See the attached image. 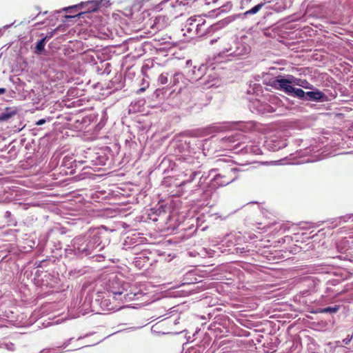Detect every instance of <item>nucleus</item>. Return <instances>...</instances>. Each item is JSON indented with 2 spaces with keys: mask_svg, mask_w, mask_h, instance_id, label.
<instances>
[{
  "mask_svg": "<svg viewBox=\"0 0 353 353\" xmlns=\"http://www.w3.org/2000/svg\"><path fill=\"white\" fill-rule=\"evenodd\" d=\"M101 243V238L97 234L92 236H78L73 239L72 246L78 253L88 256L93 252Z\"/></svg>",
  "mask_w": 353,
  "mask_h": 353,
  "instance_id": "1",
  "label": "nucleus"
},
{
  "mask_svg": "<svg viewBox=\"0 0 353 353\" xmlns=\"http://www.w3.org/2000/svg\"><path fill=\"white\" fill-rule=\"evenodd\" d=\"M205 26V20L201 16H194L189 18L185 25L183 30L193 35H202L205 29L203 26Z\"/></svg>",
  "mask_w": 353,
  "mask_h": 353,
  "instance_id": "2",
  "label": "nucleus"
},
{
  "mask_svg": "<svg viewBox=\"0 0 353 353\" xmlns=\"http://www.w3.org/2000/svg\"><path fill=\"white\" fill-rule=\"evenodd\" d=\"M239 170L235 168H228L223 173L217 174L214 178V182L219 186H225L238 177Z\"/></svg>",
  "mask_w": 353,
  "mask_h": 353,
  "instance_id": "3",
  "label": "nucleus"
},
{
  "mask_svg": "<svg viewBox=\"0 0 353 353\" xmlns=\"http://www.w3.org/2000/svg\"><path fill=\"white\" fill-rule=\"evenodd\" d=\"M187 86V79L181 72L175 73L171 78L168 87L172 89L170 94L174 92L180 94Z\"/></svg>",
  "mask_w": 353,
  "mask_h": 353,
  "instance_id": "4",
  "label": "nucleus"
},
{
  "mask_svg": "<svg viewBox=\"0 0 353 353\" xmlns=\"http://www.w3.org/2000/svg\"><path fill=\"white\" fill-rule=\"evenodd\" d=\"M270 85L275 89L282 90L288 94H290V90H292L289 75L287 76V78H284L283 76L280 75L275 79H271Z\"/></svg>",
  "mask_w": 353,
  "mask_h": 353,
  "instance_id": "5",
  "label": "nucleus"
},
{
  "mask_svg": "<svg viewBox=\"0 0 353 353\" xmlns=\"http://www.w3.org/2000/svg\"><path fill=\"white\" fill-rule=\"evenodd\" d=\"M136 295V293H134L133 294L132 293L123 294V292H112V299L114 300V302L118 301V304H113L112 305H106L108 306V309L109 310H120L123 307L120 304V302L123 303V300L128 301V299H132Z\"/></svg>",
  "mask_w": 353,
  "mask_h": 353,
  "instance_id": "6",
  "label": "nucleus"
},
{
  "mask_svg": "<svg viewBox=\"0 0 353 353\" xmlns=\"http://www.w3.org/2000/svg\"><path fill=\"white\" fill-rule=\"evenodd\" d=\"M239 46H241L243 48L242 50H239L240 46H236V50H232V48H228L225 46L224 41H222L221 42V51L223 53H230V55H233L235 57H239L241 55H243L244 54H246L248 51V49L245 48L243 44H238Z\"/></svg>",
  "mask_w": 353,
  "mask_h": 353,
  "instance_id": "7",
  "label": "nucleus"
},
{
  "mask_svg": "<svg viewBox=\"0 0 353 353\" xmlns=\"http://www.w3.org/2000/svg\"><path fill=\"white\" fill-rule=\"evenodd\" d=\"M243 134L236 133L234 135L224 137L221 139V141L224 143H235L234 147L236 148L240 145Z\"/></svg>",
  "mask_w": 353,
  "mask_h": 353,
  "instance_id": "8",
  "label": "nucleus"
},
{
  "mask_svg": "<svg viewBox=\"0 0 353 353\" xmlns=\"http://www.w3.org/2000/svg\"><path fill=\"white\" fill-rule=\"evenodd\" d=\"M325 94L321 91H311L305 92V99L312 101H321Z\"/></svg>",
  "mask_w": 353,
  "mask_h": 353,
  "instance_id": "9",
  "label": "nucleus"
},
{
  "mask_svg": "<svg viewBox=\"0 0 353 353\" xmlns=\"http://www.w3.org/2000/svg\"><path fill=\"white\" fill-rule=\"evenodd\" d=\"M270 1H264V2H262L261 3H259L256 6H254L252 8L245 11L244 14L246 16V15L256 14V13H257L261 9V8L264 5L266 4V3H270Z\"/></svg>",
  "mask_w": 353,
  "mask_h": 353,
  "instance_id": "10",
  "label": "nucleus"
},
{
  "mask_svg": "<svg viewBox=\"0 0 353 353\" xmlns=\"http://www.w3.org/2000/svg\"><path fill=\"white\" fill-rule=\"evenodd\" d=\"M289 78H290V80L292 84L301 86L303 88H307V86L305 85V84L307 83L306 81V80L298 79V78L294 77L293 75H289Z\"/></svg>",
  "mask_w": 353,
  "mask_h": 353,
  "instance_id": "11",
  "label": "nucleus"
},
{
  "mask_svg": "<svg viewBox=\"0 0 353 353\" xmlns=\"http://www.w3.org/2000/svg\"><path fill=\"white\" fill-rule=\"evenodd\" d=\"M293 94L294 97L299 99H303L305 97V92L301 88H296L292 86V90H290V94Z\"/></svg>",
  "mask_w": 353,
  "mask_h": 353,
  "instance_id": "12",
  "label": "nucleus"
},
{
  "mask_svg": "<svg viewBox=\"0 0 353 353\" xmlns=\"http://www.w3.org/2000/svg\"><path fill=\"white\" fill-rule=\"evenodd\" d=\"M17 112L15 110L6 112L0 114V121H6L9 120L11 117L15 115Z\"/></svg>",
  "mask_w": 353,
  "mask_h": 353,
  "instance_id": "13",
  "label": "nucleus"
},
{
  "mask_svg": "<svg viewBox=\"0 0 353 353\" xmlns=\"http://www.w3.org/2000/svg\"><path fill=\"white\" fill-rule=\"evenodd\" d=\"M339 310V306L335 305L334 307H327L320 309L319 312L320 313H336Z\"/></svg>",
  "mask_w": 353,
  "mask_h": 353,
  "instance_id": "14",
  "label": "nucleus"
},
{
  "mask_svg": "<svg viewBox=\"0 0 353 353\" xmlns=\"http://www.w3.org/2000/svg\"><path fill=\"white\" fill-rule=\"evenodd\" d=\"M46 39V37H44L37 43L36 50L38 53H41L44 50Z\"/></svg>",
  "mask_w": 353,
  "mask_h": 353,
  "instance_id": "15",
  "label": "nucleus"
},
{
  "mask_svg": "<svg viewBox=\"0 0 353 353\" xmlns=\"http://www.w3.org/2000/svg\"><path fill=\"white\" fill-rule=\"evenodd\" d=\"M168 74L161 73L158 77V83L161 85L166 84L168 82Z\"/></svg>",
  "mask_w": 353,
  "mask_h": 353,
  "instance_id": "16",
  "label": "nucleus"
},
{
  "mask_svg": "<svg viewBox=\"0 0 353 353\" xmlns=\"http://www.w3.org/2000/svg\"><path fill=\"white\" fill-rule=\"evenodd\" d=\"M276 223L275 221L274 222H268V223H264V225L263 226H261V225H263L262 223H259L258 224L259 225V226H258V228L259 229H264V228H270V226H272V225H274Z\"/></svg>",
  "mask_w": 353,
  "mask_h": 353,
  "instance_id": "17",
  "label": "nucleus"
},
{
  "mask_svg": "<svg viewBox=\"0 0 353 353\" xmlns=\"http://www.w3.org/2000/svg\"><path fill=\"white\" fill-rule=\"evenodd\" d=\"M252 0H241V6L243 8L248 7Z\"/></svg>",
  "mask_w": 353,
  "mask_h": 353,
  "instance_id": "18",
  "label": "nucleus"
},
{
  "mask_svg": "<svg viewBox=\"0 0 353 353\" xmlns=\"http://www.w3.org/2000/svg\"><path fill=\"white\" fill-rule=\"evenodd\" d=\"M352 338H353V334L352 335H348L345 339H343V341L345 345H348V344H350Z\"/></svg>",
  "mask_w": 353,
  "mask_h": 353,
  "instance_id": "19",
  "label": "nucleus"
},
{
  "mask_svg": "<svg viewBox=\"0 0 353 353\" xmlns=\"http://www.w3.org/2000/svg\"><path fill=\"white\" fill-rule=\"evenodd\" d=\"M79 8V6H73L68 7L65 9H64L65 11L72 10H77Z\"/></svg>",
  "mask_w": 353,
  "mask_h": 353,
  "instance_id": "20",
  "label": "nucleus"
},
{
  "mask_svg": "<svg viewBox=\"0 0 353 353\" xmlns=\"http://www.w3.org/2000/svg\"><path fill=\"white\" fill-rule=\"evenodd\" d=\"M45 123H46V120H45V119H42L39 120V121L36 123V124H37V125H41L44 124Z\"/></svg>",
  "mask_w": 353,
  "mask_h": 353,
  "instance_id": "21",
  "label": "nucleus"
},
{
  "mask_svg": "<svg viewBox=\"0 0 353 353\" xmlns=\"http://www.w3.org/2000/svg\"><path fill=\"white\" fill-rule=\"evenodd\" d=\"M87 12H79L78 14H74V17H76V16H79L80 17V16H81L83 14H85ZM67 17H70H70H73V16H67Z\"/></svg>",
  "mask_w": 353,
  "mask_h": 353,
  "instance_id": "22",
  "label": "nucleus"
},
{
  "mask_svg": "<svg viewBox=\"0 0 353 353\" xmlns=\"http://www.w3.org/2000/svg\"><path fill=\"white\" fill-rule=\"evenodd\" d=\"M6 92V88H0V94H5Z\"/></svg>",
  "mask_w": 353,
  "mask_h": 353,
  "instance_id": "23",
  "label": "nucleus"
},
{
  "mask_svg": "<svg viewBox=\"0 0 353 353\" xmlns=\"http://www.w3.org/2000/svg\"><path fill=\"white\" fill-rule=\"evenodd\" d=\"M223 161H224V160L221 159H219L217 160V163H222Z\"/></svg>",
  "mask_w": 353,
  "mask_h": 353,
  "instance_id": "24",
  "label": "nucleus"
},
{
  "mask_svg": "<svg viewBox=\"0 0 353 353\" xmlns=\"http://www.w3.org/2000/svg\"><path fill=\"white\" fill-rule=\"evenodd\" d=\"M215 41H216V40L212 39V40L210 41V43L213 44L214 42H215Z\"/></svg>",
  "mask_w": 353,
  "mask_h": 353,
  "instance_id": "25",
  "label": "nucleus"
},
{
  "mask_svg": "<svg viewBox=\"0 0 353 353\" xmlns=\"http://www.w3.org/2000/svg\"><path fill=\"white\" fill-rule=\"evenodd\" d=\"M144 90H145V89H144V88H141V89H140V91H144Z\"/></svg>",
  "mask_w": 353,
  "mask_h": 353,
  "instance_id": "26",
  "label": "nucleus"
}]
</instances>
